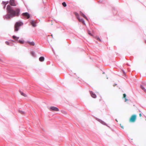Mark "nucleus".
<instances>
[{
  "label": "nucleus",
  "mask_w": 146,
  "mask_h": 146,
  "mask_svg": "<svg viewBox=\"0 0 146 146\" xmlns=\"http://www.w3.org/2000/svg\"><path fill=\"white\" fill-rule=\"evenodd\" d=\"M137 116L135 115H132L130 117L129 121L130 122L134 123V122L136 119Z\"/></svg>",
  "instance_id": "3"
},
{
  "label": "nucleus",
  "mask_w": 146,
  "mask_h": 146,
  "mask_svg": "<svg viewBox=\"0 0 146 146\" xmlns=\"http://www.w3.org/2000/svg\"><path fill=\"white\" fill-rule=\"evenodd\" d=\"M100 122L102 124H104L105 123L103 122V121H100Z\"/></svg>",
  "instance_id": "27"
},
{
  "label": "nucleus",
  "mask_w": 146,
  "mask_h": 146,
  "mask_svg": "<svg viewBox=\"0 0 146 146\" xmlns=\"http://www.w3.org/2000/svg\"><path fill=\"white\" fill-rule=\"evenodd\" d=\"M20 92L21 95H22V96H23L24 97H27V95L26 94L24 93L23 92H22L21 91H20Z\"/></svg>",
  "instance_id": "13"
},
{
  "label": "nucleus",
  "mask_w": 146,
  "mask_h": 146,
  "mask_svg": "<svg viewBox=\"0 0 146 146\" xmlns=\"http://www.w3.org/2000/svg\"><path fill=\"white\" fill-rule=\"evenodd\" d=\"M31 54L32 56H35V54L34 52H31Z\"/></svg>",
  "instance_id": "20"
},
{
  "label": "nucleus",
  "mask_w": 146,
  "mask_h": 146,
  "mask_svg": "<svg viewBox=\"0 0 146 146\" xmlns=\"http://www.w3.org/2000/svg\"><path fill=\"white\" fill-rule=\"evenodd\" d=\"M80 15H81L84 18L86 19H87V18H86V17L85 16V15H84V14L82 12H80Z\"/></svg>",
  "instance_id": "14"
},
{
  "label": "nucleus",
  "mask_w": 146,
  "mask_h": 146,
  "mask_svg": "<svg viewBox=\"0 0 146 146\" xmlns=\"http://www.w3.org/2000/svg\"><path fill=\"white\" fill-rule=\"evenodd\" d=\"M5 43L6 44H7V45H9V43L8 41H6L5 42Z\"/></svg>",
  "instance_id": "24"
},
{
  "label": "nucleus",
  "mask_w": 146,
  "mask_h": 146,
  "mask_svg": "<svg viewBox=\"0 0 146 146\" xmlns=\"http://www.w3.org/2000/svg\"><path fill=\"white\" fill-rule=\"evenodd\" d=\"M90 94H91V96L92 97L94 98H96V95L92 92H90Z\"/></svg>",
  "instance_id": "9"
},
{
  "label": "nucleus",
  "mask_w": 146,
  "mask_h": 146,
  "mask_svg": "<svg viewBox=\"0 0 146 146\" xmlns=\"http://www.w3.org/2000/svg\"><path fill=\"white\" fill-rule=\"evenodd\" d=\"M8 3H9V1H5V2L3 1L2 2V3L3 5H6L7 4H8Z\"/></svg>",
  "instance_id": "15"
},
{
  "label": "nucleus",
  "mask_w": 146,
  "mask_h": 146,
  "mask_svg": "<svg viewBox=\"0 0 146 146\" xmlns=\"http://www.w3.org/2000/svg\"><path fill=\"white\" fill-rule=\"evenodd\" d=\"M126 95L125 94H123V98H125L126 97Z\"/></svg>",
  "instance_id": "26"
},
{
  "label": "nucleus",
  "mask_w": 146,
  "mask_h": 146,
  "mask_svg": "<svg viewBox=\"0 0 146 146\" xmlns=\"http://www.w3.org/2000/svg\"><path fill=\"white\" fill-rule=\"evenodd\" d=\"M9 3L12 6H15L16 5V4L15 3V0H10Z\"/></svg>",
  "instance_id": "6"
},
{
  "label": "nucleus",
  "mask_w": 146,
  "mask_h": 146,
  "mask_svg": "<svg viewBox=\"0 0 146 146\" xmlns=\"http://www.w3.org/2000/svg\"><path fill=\"white\" fill-rule=\"evenodd\" d=\"M141 88L142 90H143L146 93V90L143 86H141Z\"/></svg>",
  "instance_id": "16"
},
{
  "label": "nucleus",
  "mask_w": 146,
  "mask_h": 146,
  "mask_svg": "<svg viewBox=\"0 0 146 146\" xmlns=\"http://www.w3.org/2000/svg\"><path fill=\"white\" fill-rule=\"evenodd\" d=\"M49 110L50 111H58V109L56 108L53 106L49 108Z\"/></svg>",
  "instance_id": "5"
},
{
  "label": "nucleus",
  "mask_w": 146,
  "mask_h": 146,
  "mask_svg": "<svg viewBox=\"0 0 146 146\" xmlns=\"http://www.w3.org/2000/svg\"><path fill=\"white\" fill-rule=\"evenodd\" d=\"M75 15L77 17H77H79V15L77 13H76Z\"/></svg>",
  "instance_id": "23"
},
{
  "label": "nucleus",
  "mask_w": 146,
  "mask_h": 146,
  "mask_svg": "<svg viewBox=\"0 0 146 146\" xmlns=\"http://www.w3.org/2000/svg\"><path fill=\"white\" fill-rule=\"evenodd\" d=\"M5 7H6V5H4V7H3V8L4 9H5Z\"/></svg>",
  "instance_id": "29"
},
{
  "label": "nucleus",
  "mask_w": 146,
  "mask_h": 146,
  "mask_svg": "<svg viewBox=\"0 0 146 146\" xmlns=\"http://www.w3.org/2000/svg\"><path fill=\"white\" fill-rule=\"evenodd\" d=\"M30 23L31 25L33 27H35L36 26V23L33 20L31 21Z\"/></svg>",
  "instance_id": "8"
},
{
  "label": "nucleus",
  "mask_w": 146,
  "mask_h": 146,
  "mask_svg": "<svg viewBox=\"0 0 146 146\" xmlns=\"http://www.w3.org/2000/svg\"><path fill=\"white\" fill-rule=\"evenodd\" d=\"M120 126L121 127V128L122 129H123V125H121V124H120Z\"/></svg>",
  "instance_id": "25"
},
{
  "label": "nucleus",
  "mask_w": 146,
  "mask_h": 146,
  "mask_svg": "<svg viewBox=\"0 0 146 146\" xmlns=\"http://www.w3.org/2000/svg\"><path fill=\"white\" fill-rule=\"evenodd\" d=\"M39 60L40 61H41V62H43L44 61V57L43 56H41V57H40L39 58Z\"/></svg>",
  "instance_id": "12"
},
{
  "label": "nucleus",
  "mask_w": 146,
  "mask_h": 146,
  "mask_svg": "<svg viewBox=\"0 0 146 146\" xmlns=\"http://www.w3.org/2000/svg\"><path fill=\"white\" fill-rule=\"evenodd\" d=\"M139 116L140 117L141 116V113L139 114Z\"/></svg>",
  "instance_id": "28"
},
{
  "label": "nucleus",
  "mask_w": 146,
  "mask_h": 146,
  "mask_svg": "<svg viewBox=\"0 0 146 146\" xmlns=\"http://www.w3.org/2000/svg\"><path fill=\"white\" fill-rule=\"evenodd\" d=\"M22 15L27 19H29L30 17V15L28 13H24L22 14Z\"/></svg>",
  "instance_id": "4"
},
{
  "label": "nucleus",
  "mask_w": 146,
  "mask_h": 146,
  "mask_svg": "<svg viewBox=\"0 0 146 146\" xmlns=\"http://www.w3.org/2000/svg\"><path fill=\"white\" fill-rule=\"evenodd\" d=\"M62 5L64 7H66V3L65 2H63L62 3Z\"/></svg>",
  "instance_id": "18"
},
{
  "label": "nucleus",
  "mask_w": 146,
  "mask_h": 146,
  "mask_svg": "<svg viewBox=\"0 0 146 146\" xmlns=\"http://www.w3.org/2000/svg\"><path fill=\"white\" fill-rule=\"evenodd\" d=\"M88 34H89L90 36H92V34L90 33V31H88Z\"/></svg>",
  "instance_id": "22"
},
{
  "label": "nucleus",
  "mask_w": 146,
  "mask_h": 146,
  "mask_svg": "<svg viewBox=\"0 0 146 146\" xmlns=\"http://www.w3.org/2000/svg\"><path fill=\"white\" fill-rule=\"evenodd\" d=\"M1 60V59H0V61Z\"/></svg>",
  "instance_id": "32"
},
{
  "label": "nucleus",
  "mask_w": 146,
  "mask_h": 146,
  "mask_svg": "<svg viewBox=\"0 0 146 146\" xmlns=\"http://www.w3.org/2000/svg\"><path fill=\"white\" fill-rule=\"evenodd\" d=\"M77 19H78V21H80V22H82V23L83 24H85V23H84V21H83V19H80L79 18V17H77Z\"/></svg>",
  "instance_id": "11"
},
{
  "label": "nucleus",
  "mask_w": 146,
  "mask_h": 146,
  "mask_svg": "<svg viewBox=\"0 0 146 146\" xmlns=\"http://www.w3.org/2000/svg\"><path fill=\"white\" fill-rule=\"evenodd\" d=\"M96 39L100 41H101V40L100 39V38L98 37H97L96 38Z\"/></svg>",
  "instance_id": "21"
},
{
  "label": "nucleus",
  "mask_w": 146,
  "mask_h": 146,
  "mask_svg": "<svg viewBox=\"0 0 146 146\" xmlns=\"http://www.w3.org/2000/svg\"><path fill=\"white\" fill-rule=\"evenodd\" d=\"M18 42L21 44H23L24 43V41L22 40H19Z\"/></svg>",
  "instance_id": "19"
},
{
  "label": "nucleus",
  "mask_w": 146,
  "mask_h": 146,
  "mask_svg": "<svg viewBox=\"0 0 146 146\" xmlns=\"http://www.w3.org/2000/svg\"><path fill=\"white\" fill-rule=\"evenodd\" d=\"M19 113H20L21 114H25V112L23 111H22L21 110H19Z\"/></svg>",
  "instance_id": "17"
},
{
  "label": "nucleus",
  "mask_w": 146,
  "mask_h": 146,
  "mask_svg": "<svg viewBox=\"0 0 146 146\" xmlns=\"http://www.w3.org/2000/svg\"><path fill=\"white\" fill-rule=\"evenodd\" d=\"M23 24V23L21 22L16 23L15 25V32L19 30V27L22 25Z\"/></svg>",
  "instance_id": "2"
},
{
  "label": "nucleus",
  "mask_w": 146,
  "mask_h": 146,
  "mask_svg": "<svg viewBox=\"0 0 146 146\" xmlns=\"http://www.w3.org/2000/svg\"><path fill=\"white\" fill-rule=\"evenodd\" d=\"M7 14L4 16V18L9 19L15 16H18L20 12V9L18 8H16L14 10L9 5H8L6 8Z\"/></svg>",
  "instance_id": "1"
},
{
  "label": "nucleus",
  "mask_w": 146,
  "mask_h": 146,
  "mask_svg": "<svg viewBox=\"0 0 146 146\" xmlns=\"http://www.w3.org/2000/svg\"><path fill=\"white\" fill-rule=\"evenodd\" d=\"M116 120L117 122V121L116 119V120Z\"/></svg>",
  "instance_id": "31"
},
{
  "label": "nucleus",
  "mask_w": 146,
  "mask_h": 146,
  "mask_svg": "<svg viewBox=\"0 0 146 146\" xmlns=\"http://www.w3.org/2000/svg\"><path fill=\"white\" fill-rule=\"evenodd\" d=\"M27 43L29 44L31 46H34L35 44V42H30L29 41H27Z\"/></svg>",
  "instance_id": "7"
},
{
  "label": "nucleus",
  "mask_w": 146,
  "mask_h": 146,
  "mask_svg": "<svg viewBox=\"0 0 146 146\" xmlns=\"http://www.w3.org/2000/svg\"><path fill=\"white\" fill-rule=\"evenodd\" d=\"M13 38L15 40L17 41L18 40L19 38V37H17L15 36H13Z\"/></svg>",
  "instance_id": "10"
},
{
  "label": "nucleus",
  "mask_w": 146,
  "mask_h": 146,
  "mask_svg": "<svg viewBox=\"0 0 146 146\" xmlns=\"http://www.w3.org/2000/svg\"><path fill=\"white\" fill-rule=\"evenodd\" d=\"M125 98V102H126L127 101V99L126 98Z\"/></svg>",
  "instance_id": "30"
}]
</instances>
